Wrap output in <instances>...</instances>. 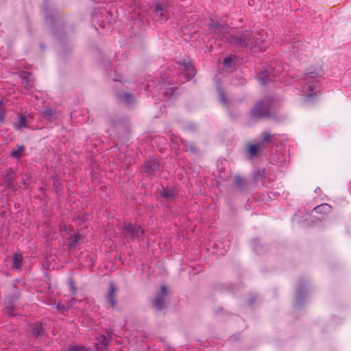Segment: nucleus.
<instances>
[{"mask_svg": "<svg viewBox=\"0 0 351 351\" xmlns=\"http://www.w3.org/2000/svg\"><path fill=\"white\" fill-rule=\"evenodd\" d=\"M45 125L47 121H52V119L56 120L58 117V114L51 109L45 110Z\"/></svg>", "mask_w": 351, "mask_h": 351, "instance_id": "nucleus-19", "label": "nucleus"}, {"mask_svg": "<svg viewBox=\"0 0 351 351\" xmlns=\"http://www.w3.org/2000/svg\"><path fill=\"white\" fill-rule=\"evenodd\" d=\"M189 149L191 152H197V149L196 146L193 143H190L189 145Z\"/></svg>", "mask_w": 351, "mask_h": 351, "instance_id": "nucleus-32", "label": "nucleus"}, {"mask_svg": "<svg viewBox=\"0 0 351 351\" xmlns=\"http://www.w3.org/2000/svg\"><path fill=\"white\" fill-rule=\"evenodd\" d=\"M23 257L20 254H14L13 265L16 269H20L22 265Z\"/></svg>", "mask_w": 351, "mask_h": 351, "instance_id": "nucleus-20", "label": "nucleus"}, {"mask_svg": "<svg viewBox=\"0 0 351 351\" xmlns=\"http://www.w3.org/2000/svg\"><path fill=\"white\" fill-rule=\"evenodd\" d=\"M40 335V332L38 331V332H37V334H36V336H37V337H39Z\"/></svg>", "mask_w": 351, "mask_h": 351, "instance_id": "nucleus-35", "label": "nucleus"}, {"mask_svg": "<svg viewBox=\"0 0 351 351\" xmlns=\"http://www.w3.org/2000/svg\"><path fill=\"white\" fill-rule=\"evenodd\" d=\"M84 349L82 346L78 345L71 346L67 351H81Z\"/></svg>", "mask_w": 351, "mask_h": 351, "instance_id": "nucleus-28", "label": "nucleus"}, {"mask_svg": "<svg viewBox=\"0 0 351 351\" xmlns=\"http://www.w3.org/2000/svg\"><path fill=\"white\" fill-rule=\"evenodd\" d=\"M275 77L273 69L268 68L259 72L257 80L262 85H265L267 82L274 80Z\"/></svg>", "mask_w": 351, "mask_h": 351, "instance_id": "nucleus-7", "label": "nucleus"}, {"mask_svg": "<svg viewBox=\"0 0 351 351\" xmlns=\"http://www.w3.org/2000/svg\"><path fill=\"white\" fill-rule=\"evenodd\" d=\"M143 171L146 176L154 178L160 173V165L156 158H150L143 167Z\"/></svg>", "mask_w": 351, "mask_h": 351, "instance_id": "nucleus-4", "label": "nucleus"}, {"mask_svg": "<svg viewBox=\"0 0 351 351\" xmlns=\"http://www.w3.org/2000/svg\"><path fill=\"white\" fill-rule=\"evenodd\" d=\"M69 287L71 290L72 294L73 295L75 294L76 289H75L74 281L72 279H71L69 282Z\"/></svg>", "mask_w": 351, "mask_h": 351, "instance_id": "nucleus-29", "label": "nucleus"}, {"mask_svg": "<svg viewBox=\"0 0 351 351\" xmlns=\"http://www.w3.org/2000/svg\"><path fill=\"white\" fill-rule=\"evenodd\" d=\"M118 99L126 104H131L134 101V95L130 93H121L117 95Z\"/></svg>", "mask_w": 351, "mask_h": 351, "instance_id": "nucleus-15", "label": "nucleus"}, {"mask_svg": "<svg viewBox=\"0 0 351 351\" xmlns=\"http://www.w3.org/2000/svg\"><path fill=\"white\" fill-rule=\"evenodd\" d=\"M331 206L328 204H321L314 208V210L316 213L326 215L331 211Z\"/></svg>", "mask_w": 351, "mask_h": 351, "instance_id": "nucleus-16", "label": "nucleus"}, {"mask_svg": "<svg viewBox=\"0 0 351 351\" xmlns=\"http://www.w3.org/2000/svg\"><path fill=\"white\" fill-rule=\"evenodd\" d=\"M209 29L210 31L213 32L215 34H221L224 32L226 29L225 26L222 25L219 23H215L209 24Z\"/></svg>", "mask_w": 351, "mask_h": 351, "instance_id": "nucleus-18", "label": "nucleus"}, {"mask_svg": "<svg viewBox=\"0 0 351 351\" xmlns=\"http://www.w3.org/2000/svg\"><path fill=\"white\" fill-rule=\"evenodd\" d=\"M274 99L271 96H265L257 101L252 108L250 117L252 120L264 119L271 117V109Z\"/></svg>", "mask_w": 351, "mask_h": 351, "instance_id": "nucleus-2", "label": "nucleus"}, {"mask_svg": "<svg viewBox=\"0 0 351 351\" xmlns=\"http://www.w3.org/2000/svg\"><path fill=\"white\" fill-rule=\"evenodd\" d=\"M232 62H233L232 59L229 57H226V58H224V60L223 61V65L226 66H228V67H230L232 64Z\"/></svg>", "mask_w": 351, "mask_h": 351, "instance_id": "nucleus-27", "label": "nucleus"}, {"mask_svg": "<svg viewBox=\"0 0 351 351\" xmlns=\"http://www.w3.org/2000/svg\"><path fill=\"white\" fill-rule=\"evenodd\" d=\"M259 150L258 148L255 144H250L249 145L248 149H247V154L250 156V158H252L254 157L258 156V153Z\"/></svg>", "mask_w": 351, "mask_h": 351, "instance_id": "nucleus-22", "label": "nucleus"}, {"mask_svg": "<svg viewBox=\"0 0 351 351\" xmlns=\"http://www.w3.org/2000/svg\"><path fill=\"white\" fill-rule=\"evenodd\" d=\"M160 196L168 200L171 199H175L176 196V193L173 189L169 188H162V189L160 192Z\"/></svg>", "mask_w": 351, "mask_h": 351, "instance_id": "nucleus-13", "label": "nucleus"}, {"mask_svg": "<svg viewBox=\"0 0 351 351\" xmlns=\"http://www.w3.org/2000/svg\"><path fill=\"white\" fill-rule=\"evenodd\" d=\"M29 117L25 115L21 114L19 119L14 123V128L16 130H21L23 128L27 127Z\"/></svg>", "mask_w": 351, "mask_h": 351, "instance_id": "nucleus-14", "label": "nucleus"}, {"mask_svg": "<svg viewBox=\"0 0 351 351\" xmlns=\"http://www.w3.org/2000/svg\"><path fill=\"white\" fill-rule=\"evenodd\" d=\"M219 100L224 105H226V106L228 105V101L226 97V93L222 90H221L219 92Z\"/></svg>", "mask_w": 351, "mask_h": 351, "instance_id": "nucleus-26", "label": "nucleus"}, {"mask_svg": "<svg viewBox=\"0 0 351 351\" xmlns=\"http://www.w3.org/2000/svg\"><path fill=\"white\" fill-rule=\"evenodd\" d=\"M80 239V235L79 234H75L70 238V241L69 243V248H73L75 247L77 243L78 242Z\"/></svg>", "mask_w": 351, "mask_h": 351, "instance_id": "nucleus-24", "label": "nucleus"}, {"mask_svg": "<svg viewBox=\"0 0 351 351\" xmlns=\"http://www.w3.org/2000/svg\"><path fill=\"white\" fill-rule=\"evenodd\" d=\"M167 5L157 3L154 10V17L157 20L166 21L168 19L167 16Z\"/></svg>", "mask_w": 351, "mask_h": 351, "instance_id": "nucleus-9", "label": "nucleus"}, {"mask_svg": "<svg viewBox=\"0 0 351 351\" xmlns=\"http://www.w3.org/2000/svg\"><path fill=\"white\" fill-rule=\"evenodd\" d=\"M49 19V16H45V21H47Z\"/></svg>", "mask_w": 351, "mask_h": 351, "instance_id": "nucleus-34", "label": "nucleus"}, {"mask_svg": "<svg viewBox=\"0 0 351 351\" xmlns=\"http://www.w3.org/2000/svg\"><path fill=\"white\" fill-rule=\"evenodd\" d=\"M24 150V147L23 145H19L16 149H13L10 152V156L15 158H19L21 157Z\"/></svg>", "mask_w": 351, "mask_h": 351, "instance_id": "nucleus-21", "label": "nucleus"}, {"mask_svg": "<svg viewBox=\"0 0 351 351\" xmlns=\"http://www.w3.org/2000/svg\"><path fill=\"white\" fill-rule=\"evenodd\" d=\"M184 71L182 75L186 77V80H191L195 74L194 66L190 62H184Z\"/></svg>", "mask_w": 351, "mask_h": 351, "instance_id": "nucleus-11", "label": "nucleus"}, {"mask_svg": "<svg viewBox=\"0 0 351 351\" xmlns=\"http://www.w3.org/2000/svg\"><path fill=\"white\" fill-rule=\"evenodd\" d=\"M75 300L74 298H71V302L73 300Z\"/></svg>", "mask_w": 351, "mask_h": 351, "instance_id": "nucleus-36", "label": "nucleus"}, {"mask_svg": "<svg viewBox=\"0 0 351 351\" xmlns=\"http://www.w3.org/2000/svg\"><path fill=\"white\" fill-rule=\"evenodd\" d=\"M322 70L320 66H312L306 69L304 73V82L306 86L307 97L312 98L316 95L315 90L319 82Z\"/></svg>", "mask_w": 351, "mask_h": 351, "instance_id": "nucleus-3", "label": "nucleus"}, {"mask_svg": "<svg viewBox=\"0 0 351 351\" xmlns=\"http://www.w3.org/2000/svg\"><path fill=\"white\" fill-rule=\"evenodd\" d=\"M246 184V180L242 176L239 175H237L235 176L234 185L236 188H237L239 190H242L243 189Z\"/></svg>", "mask_w": 351, "mask_h": 351, "instance_id": "nucleus-17", "label": "nucleus"}, {"mask_svg": "<svg viewBox=\"0 0 351 351\" xmlns=\"http://www.w3.org/2000/svg\"><path fill=\"white\" fill-rule=\"evenodd\" d=\"M255 145L258 147L259 151L265 149V143L262 140L256 143Z\"/></svg>", "mask_w": 351, "mask_h": 351, "instance_id": "nucleus-30", "label": "nucleus"}, {"mask_svg": "<svg viewBox=\"0 0 351 351\" xmlns=\"http://www.w3.org/2000/svg\"><path fill=\"white\" fill-rule=\"evenodd\" d=\"M57 309H58V311H62V310H64V311H67V310L69 309V306H65L64 305H62V304H60V303H58V304H57Z\"/></svg>", "mask_w": 351, "mask_h": 351, "instance_id": "nucleus-31", "label": "nucleus"}, {"mask_svg": "<svg viewBox=\"0 0 351 351\" xmlns=\"http://www.w3.org/2000/svg\"><path fill=\"white\" fill-rule=\"evenodd\" d=\"M109 346V341L104 335H101L98 342L95 343L97 351H106Z\"/></svg>", "mask_w": 351, "mask_h": 351, "instance_id": "nucleus-12", "label": "nucleus"}, {"mask_svg": "<svg viewBox=\"0 0 351 351\" xmlns=\"http://www.w3.org/2000/svg\"><path fill=\"white\" fill-rule=\"evenodd\" d=\"M225 39L228 43L237 47H248L250 49L256 47L261 50L265 49L262 46L265 40L264 35L258 31L245 30L226 37Z\"/></svg>", "mask_w": 351, "mask_h": 351, "instance_id": "nucleus-1", "label": "nucleus"}, {"mask_svg": "<svg viewBox=\"0 0 351 351\" xmlns=\"http://www.w3.org/2000/svg\"><path fill=\"white\" fill-rule=\"evenodd\" d=\"M117 288L114 284L111 282L109 285V293L106 295V300L110 304V306L112 308H115L117 304Z\"/></svg>", "mask_w": 351, "mask_h": 351, "instance_id": "nucleus-8", "label": "nucleus"}, {"mask_svg": "<svg viewBox=\"0 0 351 351\" xmlns=\"http://www.w3.org/2000/svg\"><path fill=\"white\" fill-rule=\"evenodd\" d=\"M181 142H182V144L183 145L184 148L186 150H188V148H187L186 145H185V143H186V142H183L182 140H181Z\"/></svg>", "mask_w": 351, "mask_h": 351, "instance_id": "nucleus-33", "label": "nucleus"}, {"mask_svg": "<svg viewBox=\"0 0 351 351\" xmlns=\"http://www.w3.org/2000/svg\"><path fill=\"white\" fill-rule=\"evenodd\" d=\"M167 288L165 285L160 287V293L152 301L153 306L158 310H162L165 306V298L167 295Z\"/></svg>", "mask_w": 351, "mask_h": 351, "instance_id": "nucleus-6", "label": "nucleus"}, {"mask_svg": "<svg viewBox=\"0 0 351 351\" xmlns=\"http://www.w3.org/2000/svg\"><path fill=\"white\" fill-rule=\"evenodd\" d=\"M261 135H262V137H263L262 138V141L265 143H273L274 135H271V134L267 133V132H263Z\"/></svg>", "mask_w": 351, "mask_h": 351, "instance_id": "nucleus-25", "label": "nucleus"}, {"mask_svg": "<svg viewBox=\"0 0 351 351\" xmlns=\"http://www.w3.org/2000/svg\"><path fill=\"white\" fill-rule=\"evenodd\" d=\"M123 232L125 237H130L132 239H139L144 233L141 226H134L130 223L124 224Z\"/></svg>", "mask_w": 351, "mask_h": 351, "instance_id": "nucleus-5", "label": "nucleus"}, {"mask_svg": "<svg viewBox=\"0 0 351 351\" xmlns=\"http://www.w3.org/2000/svg\"><path fill=\"white\" fill-rule=\"evenodd\" d=\"M20 77L21 79V83L25 88L27 90H30L33 88L34 82L31 73L23 71L20 74Z\"/></svg>", "mask_w": 351, "mask_h": 351, "instance_id": "nucleus-10", "label": "nucleus"}, {"mask_svg": "<svg viewBox=\"0 0 351 351\" xmlns=\"http://www.w3.org/2000/svg\"><path fill=\"white\" fill-rule=\"evenodd\" d=\"M14 173V171L10 169L6 174L4 176V180H5V182L6 183V186L8 187H12V180H13V178H12V175Z\"/></svg>", "mask_w": 351, "mask_h": 351, "instance_id": "nucleus-23", "label": "nucleus"}]
</instances>
